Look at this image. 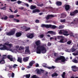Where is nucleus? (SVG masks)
I'll list each match as a JSON object with an SVG mask.
<instances>
[{
  "label": "nucleus",
  "instance_id": "nucleus-9",
  "mask_svg": "<svg viewBox=\"0 0 78 78\" xmlns=\"http://www.w3.org/2000/svg\"><path fill=\"white\" fill-rule=\"evenodd\" d=\"M56 28V26L55 25H52L51 24H49L48 28H52V29H55Z\"/></svg>",
  "mask_w": 78,
  "mask_h": 78
},
{
  "label": "nucleus",
  "instance_id": "nucleus-7",
  "mask_svg": "<svg viewBox=\"0 0 78 78\" xmlns=\"http://www.w3.org/2000/svg\"><path fill=\"white\" fill-rule=\"evenodd\" d=\"M69 33V32L67 31L66 30H63V34L64 36H68L69 35V34H67Z\"/></svg>",
  "mask_w": 78,
  "mask_h": 78
},
{
  "label": "nucleus",
  "instance_id": "nucleus-61",
  "mask_svg": "<svg viewBox=\"0 0 78 78\" xmlns=\"http://www.w3.org/2000/svg\"><path fill=\"white\" fill-rule=\"evenodd\" d=\"M40 71H41V72H42V73H44V70L43 69H40Z\"/></svg>",
  "mask_w": 78,
  "mask_h": 78
},
{
  "label": "nucleus",
  "instance_id": "nucleus-52",
  "mask_svg": "<svg viewBox=\"0 0 78 78\" xmlns=\"http://www.w3.org/2000/svg\"><path fill=\"white\" fill-rule=\"evenodd\" d=\"M9 59L10 61H13V58H12V57L10 58Z\"/></svg>",
  "mask_w": 78,
  "mask_h": 78
},
{
  "label": "nucleus",
  "instance_id": "nucleus-34",
  "mask_svg": "<svg viewBox=\"0 0 78 78\" xmlns=\"http://www.w3.org/2000/svg\"><path fill=\"white\" fill-rule=\"evenodd\" d=\"M42 66H43V67H45V68H47V64L45 63H43L42 65Z\"/></svg>",
  "mask_w": 78,
  "mask_h": 78
},
{
  "label": "nucleus",
  "instance_id": "nucleus-47",
  "mask_svg": "<svg viewBox=\"0 0 78 78\" xmlns=\"http://www.w3.org/2000/svg\"><path fill=\"white\" fill-rule=\"evenodd\" d=\"M30 27H29L25 30L26 31H29V30H30Z\"/></svg>",
  "mask_w": 78,
  "mask_h": 78
},
{
  "label": "nucleus",
  "instance_id": "nucleus-22",
  "mask_svg": "<svg viewBox=\"0 0 78 78\" xmlns=\"http://www.w3.org/2000/svg\"><path fill=\"white\" fill-rule=\"evenodd\" d=\"M22 58H18L17 59L18 62H19L20 63H22Z\"/></svg>",
  "mask_w": 78,
  "mask_h": 78
},
{
  "label": "nucleus",
  "instance_id": "nucleus-26",
  "mask_svg": "<svg viewBox=\"0 0 78 78\" xmlns=\"http://www.w3.org/2000/svg\"><path fill=\"white\" fill-rule=\"evenodd\" d=\"M41 71L39 69H38L37 70V74H38L39 75H41Z\"/></svg>",
  "mask_w": 78,
  "mask_h": 78
},
{
  "label": "nucleus",
  "instance_id": "nucleus-20",
  "mask_svg": "<svg viewBox=\"0 0 78 78\" xmlns=\"http://www.w3.org/2000/svg\"><path fill=\"white\" fill-rule=\"evenodd\" d=\"M72 69H73L72 70L73 72H76V70H74V69H76V66H73L71 67Z\"/></svg>",
  "mask_w": 78,
  "mask_h": 78
},
{
  "label": "nucleus",
  "instance_id": "nucleus-23",
  "mask_svg": "<svg viewBox=\"0 0 78 78\" xmlns=\"http://www.w3.org/2000/svg\"><path fill=\"white\" fill-rule=\"evenodd\" d=\"M58 74L56 73L55 72L53 74H52L51 76L52 77H54V76H58Z\"/></svg>",
  "mask_w": 78,
  "mask_h": 78
},
{
  "label": "nucleus",
  "instance_id": "nucleus-55",
  "mask_svg": "<svg viewBox=\"0 0 78 78\" xmlns=\"http://www.w3.org/2000/svg\"><path fill=\"white\" fill-rule=\"evenodd\" d=\"M11 55H8L7 56V58L9 59H10V58H11Z\"/></svg>",
  "mask_w": 78,
  "mask_h": 78
},
{
  "label": "nucleus",
  "instance_id": "nucleus-25",
  "mask_svg": "<svg viewBox=\"0 0 78 78\" xmlns=\"http://www.w3.org/2000/svg\"><path fill=\"white\" fill-rule=\"evenodd\" d=\"M64 37H63L60 40V42L61 43H64Z\"/></svg>",
  "mask_w": 78,
  "mask_h": 78
},
{
  "label": "nucleus",
  "instance_id": "nucleus-42",
  "mask_svg": "<svg viewBox=\"0 0 78 78\" xmlns=\"http://www.w3.org/2000/svg\"><path fill=\"white\" fill-rule=\"evenodd\" d=\"M71 51L72 52H73L75 51H76V49L74 48H73L71 49Z\"/></svg>",
  "mask_w": 78,
  "mask_h": 78
},
{
  "label": "nucleus",
  "instance_id": "nucleus-33",
  "mask_svg": "<svg viewBox=\"0 0 78 78\" xmlns=\"http://www.w3.org/2000/svg\"><path fill=\"white\" fill-rule=\"evenodd\" d=\"M25 48H24V47H23L22 46H20V48H19V50H23V49H24Z\"/></svg>",
  "mask_w": 78,
  "mask_h": 78
},
{
  "label": "nucleus",
  "instance_id": "nucleus-27",
  "mask_svg": "<svg viewBox=\"0 0 78 78\" xmlns=\"http://www.w3.org/2000/svg\"><path fill=\"white\" fill-rule=\"evenodd\" d=\"M24 76H26V78H30V76H31V75L30 74H27L26 75H25Z\"/></svg>",
  "mask_w": 78,
  "mask_h": 78
},
{
  "label": "nucleus",
  "instance_id": "nucleus-31",
  "mask_svg": "<svg viewBox=\"0 0 78 78\" xmlns=\"http://www.w3.org/2000/svg\"><path fill=\"white\" fill-rule=\"evenodd\" d=\"M72 43V40H69L67 42V44L68 45H70Z\"/></svg>",
  "mask_w": 78,
  "mask_h": 78
},
{
  "label": "nucleus",
  "instance_id": "nucleus-21",
  "mask_svg": "<svg viewBox=\"0 0 78 78\" xmlns=\"http://www.w3.org/2000/svg\"><path fill=\"white\" fill-rule=\"evenodd\" d=\"M61 18H64V17H66V16H67V15L64 13L61 14Z\"/></svg>",
  "mask_w": 78,
  "mask_h": 78
},
{
  "label": "nucleus",
  "instance_id": "nucleus-2",
  "mask_svg": "<svg viewBox=\"0 0 78 78\" xmlns=\"http://www.w3.org/2000/svg\"><path fill=\"white\" fill-rule=\"evenodd\" d=\"M9 42L8 41L5 43L3 45L2 44H0V47L2 46L3 47L0 48V50H9V49L8 48L6 45L8 46Z\"/></svg>",
  "mask_w": 78,
  "mask_h": 78
},
{
  "label": "nucleus",
  "instance_id": "nucleus-1",
  "mask_svg": "<svg viewBox=\"0 0 78 78\" xmlns=\"http://www.w3.org/2000/svg\"><path fill=\"white\" fill-rule=\"evenodd\" d=\"M35 44L37 46V53L41 54V52L42 53H45L47 51L46 48L44 47V45H41V41L39 40L36 41L35 43Z\"/></svg>",
  "mask_w": 78,
  "mask_h": 78
},
{
  "label": "nucleus",
  "instance_id": "nucleus-10",
  "mask_svg": "<svg viewBox=\"0 0 78 78\" xmlns=\"http://www.w3.org/2000/svg\"><path fill=\"white\" fill-rule=\"evenodd\" d=\"M65 9L66 11H69L70 9L69 5V4H66L65 6Z\"/></svg>",
  "mask_w": 78,
  "mask_h": 78
},
{
  "label": "nucleus",
  "instance_id": "nucleus-41",
  "mask_svg": "<svg viewBox=\"0 0 78 78\" xmlns=\"http://www.w3.org/2000/svg\"><path fill=\"white\" fill-rule=\"evenodd\" d=\"M60 22L61 23H64V22H66V20H60Z\"/></svg>",
  "mask_w": 78,
  "mask_h": 78
},
{
  "label": "nucleus",
  "instance_id": "nucleus-43",
  "mask_svg": "<svg viewBox=\"0 0 78 78\" xmlns=\"http://www.w3.org/2000/svg\"><path fill=\"white\" fill-rule=\"evenodd\" d=\"M64 43H65L66 42H67L68 41L67 39L66 38L65 39H64Z\"/></svg>",
  "mask_w": 78,
  "mask_h": 78
},
{
  "label": "nucleus",
  "instance_id": "nucleus-45",
  "mask_svg": "<svg viewBox=\"0 0 78 78\" xmlns=\"http://www.w3.org/2000/svg\"><path fill=\"white\" fill-rule=\"evenodd\" d=\"M14 75H15L14 74V73H12V74L11 75V76L12 78H14Z\"/></svg>",
  "mask_w": 78,
  "mask_h": 78
},
{
  "label": "nucleus",
  "instance_id": "nucleus-15",
  "mask_svg": "<svg viewBox=\"0 0 78 78\" xmlns=\"http://www.w3.org/2000/svg\"><path fill=\"white\" fill-rule=\"evenodd\" d=\"M22 33L20 32H18L16 34V36L17 37H20V36H21L22 35Z\"/></svg>",
  "mask_w": 78,
  "mask_h": 78
},
{
  "label": "nucleus",
  "instance_id": "nucleus-29",
  "mask_svg": "<svg viewBox=\"0 0 78 78\" xmlns=\"http://www.w3.org/2000/svg\"><path fill=\"white\" fill-rule=\"evenodd\" d=\"M14 21H15V22H20V20H19L17 19H15L14 18L13 19Z\"/></svg>",
  "mask_w": 78,
  "mask_h": 78
},
{
  "label": "nucleus",
  "instance_id": "nucleus-48",
  "mask_svg": "<svg viewBox=\"0 0 78 78\" xmlns=\"http://www.w3.org/2000/svg\"><path fill=\"white\" fill-rule=\"evenodd\" d=\"M8 67L10 69H12V66L9 65Z\"/></svg>",
  "mask_w": 78,
  "mask_h": 78
},
{
  "label": "nucleus",
  "instance_id": "nucleus-11",
  "mask_svg": "<svg viewBox=\"0 0 78 78\" xmlns=\"http://www.w3.org/2000/svg\"><path fill=\"white\" fill-rule=\"evenodd\" d=\"M5 57H2V60L0 61V64H3L5 63L4 59H5Z\"/></svg>",
  "mask_w": 78,
  "mask_h": 78
},
{
  "label": "nucleus",
  "instance_id": "nucleus-19",
  "mask_svg": "<svg viewBox=\"0 0 78 78\" xmlns=\"http://www.w3.org/2000/svg\"><path fill=\"white\" fill-rule=\"evenodd\" d=\"M36 5H31L30 6V9L33 10L34 9H36Z\"/></svg>",
  "mask_w": 78,
  "mask_h": 78
},
{
  "label": "nucleus",
  "instance_id": "nucleus-36",
  "mask_svg": "<svg viewBox=\"0 0 78 78\" xmlns=\"http://www.w3.org/2000/svg\"><path fill=\"white\" fill-rule=\"evenodd\" d=\"M63 36H57V38L58 39H61L62 37H63Z\"/></svg>",
  "mask_w": 78,
  "mask_h": 78
},
{
  "label": "nucleus",
  "instance_id": "nucleus-35",
  "mask_svg": "<svg viewBox=\"0 0 78 78\" xmlns=\"http://www.w3.org/2000/svg\"><path fill=\"white\" fill-rule=\"evenodd\" d=\"M73 62L74 63H78V60L76 59H73Z\"/></svg>",
  "mask_w": 78,
  "mask_h": 78
},
{
  "label": "nucleus",
  "instance_id": "nucleus-56",
  "mask_svg": "<svg viewBox=\"0 0 78 78\" xmlns=\"http://www.w3.org/2000/svg\"><path fill=\"white\" fill-rule=\"evenodd\" d=\"M46 68L48 69H49L50 70L52 69L51 68V67H47Z\"/></svg>",
  "mask_w": 78,
  "mask_h": 78
},
{
  "label": "nucleus",
  "instance_id": "nucleus-32",
  "mask_svg": "<svg viewBox=\"0 0 78 78\" xmlns=\"http://www.w3.org/2000/svg\"><path fill=\"white\" fill-rule=\"evenodd\" d=\"M6 6H5L4 7H3L1 8H0V9H3V10H6Z\"/></svg>",
  "mask_w": 78,
  "mask_h": 78
},
{
  "label": "nucleus",
  "instance_id": "nucleus-24",
  "mask_svg": "<svg viewBox=\"0 0 78 78\" xmlns=\"http://www.w3.org/2000/svg\"><path fill=\"white\" fill-rule=\"evenodd\" d=\"M46 9H48L51 10L53 9V8L51 7V6H49L48 7H45Z\"/></svg>",
  "mask_w": 78,
  "mask_h": 78
},
{
  "label": "nucleus",
  "instance_id": "nucleus-30",
  "mask_svg": "<svg viewBox=\"0 0 78 78\" xmlns=\"http://www.w3.org/2000/svg\"><path fill=\"white\" fill-rule=\"evenodd\" d=\"M66 75V72H64L62 74V76L63 78H65V75Z\"/></svg>",
  "mask_w": 78,
  "mask_h": 78
},
{
  "label": "nucleus",
  "instance_id": "nucleus-38",
  "mask_svg": "<svg viewBox=\"0 0 78 78\" xmlns=\"http://www.w3.org/2000/svg\"><path fill=\"white\" fill-rule=\"evenodd\" d=\"M59 34H63V30H60L59 32Z\"/></svg>",
  "mask_w": 78,
  "mask_h": 78
},
{
  "label": "nucleus",
  "instance_id": "nucleus-53",
  "mask_svg": "<svg viewBox=\"0 0 78 78\" xmlns=\"http://www.w3.org/2000/svg\"><path fill=\"white\" fill-rule=\"evenodd\" d=\"M4 20H7V19H8V16H5L4 18Z\"/></svg>",
  "mask_w": 78,
  "mask_h": 78
},
{
  "label": "nucleus",
  "instance_id": "nucleus-16",
  "mask_svg": "<svg viewBox=\"0 0 78 78\" xmlns=\"http://www.w3.org/2000/svg\"><path fill=\"white\" fill-rule=\"evenodd\" d=\"M56 5L57 6H61L62 5V2L59 1H57L56 2Z\"/></svg>",
  "mask_w": 78,
  "mask_h": 78
},
{
  "label": "nucleus",
  "instance_id": "nucleus-39",
  "mask_svg": "<svg viewBox=\"0 0 78 78\" xmlns=\"http://www.w3.org/2000/svg\"><path fill=\"white\" fill-rule=\"evenodd\" d=\"M73 55L74 56H77V55H78V52L77 51L76 53H73Z\"/></svg>",
  "mask_w": 78,
  "mask_h": 78
},
{
  "label": "nucleus",
  "instance_id": "nucleus-37",
  "mask_svg": "<svg viewBox=\"0 0 78 78\" xmlns=\"http://www.w3.org/2000/svg\"><path fill=\"white\" fill-rule=\"evenodd\" d=\"M39 37H40V38H43L44 37V34H41L40 35H39Z\"/></svg>",
  "mask_w": 78,
  "mask_h": 78
},
{
  "label": "nucleus",
  "instance_id": "nucleus-57",
  "mask_svg": "<svg viewBox=\"0 0 78 78\" xmlns=\"http://www.w3.org/2000/svg\"><path fill=\"white\" fill-rule=\"evenodd\" d=\"M54 56H58V54L57 53H54Z\"/></svg>",
  "mask_w": 78,
  "mask_h": 78
},
{
  "label": "nucleus",
  "instance_id": "nucleus-18",
  "mask_svg": "<svg viewBox=\"0 0 78 78\" xmlns=\"http://www.w3.org/2000/svg\"><path fill=\"white\" fill-rule=\"evenodd\" d=\"M35 63V62L32 61L31 62H30L29 63V65L30 66H33V65Z\"/></svg>",
  "mask_w": 78,
  "mask_h": 78
},
{
  "label": "nucleus",
  "instance_id": "nucleus-28",
  "mask_svg": "<svg viewBox=\"0 0 78 78\" xmlns=\"http://www.w3.org/2000/svg\"><path fill=\"white\" fill-rule=\"evenodd\" d=\"M59 60H60L59 59V57L57 58L56 59H55V62L56 63H58V61Z\"/></svg>",
  "mask_w": 78,
  "mask_h": 78
},
{
  "label": "nucleus",
  "instance_id": "nucleus-58",
  "mask_svg": "<svg viewBox=\"0 0 78 78\" xmlns=\"http://www.w3.org/2000/svg\"><path fill=\"white\" fill-rule=\"evenodd\" d=\"M35 10H36L37 12H40V10H39V9H35Z\"/></svg>",
  "mask_w": 78,
  "mask_h": 78
},
{
  "label": "nucleus",
  "instance_id": "nucleus-4",
  "mask_svg": "<svg viewBox=\"0 0 78 78\" xmlns=\"http://www.w3.org/2000/svg\"><path fill=\"white\" fill-rule=\"evenodd\" d=\"M27 37H28V38L33 39L34 37V34L33 33H28V34L27 35Z\"/></svg>",
  "mask_w": 78,
  "mask_h": 78
},
{
  "label": "nucleus",
  "instance_id": "nucleus-44",
  "mask_svg": "<svg viewBox=\"0 0 78 78\" xmlns=\"http://www.w3.org/2000/svg\"><path fill=\"white\" fill-rule=\"evenodd\" d=\"M14 16L13 15H10L9 16V18H12V19H13V18H14Z\"/></svg>",
  "mask_w": 78,
  "mask_h": 78
},
{
  "label": "nucleus",
  "instance_id": "nucleus-12",
  "mask_svg": "<svg viewBox=\"0 0 78 78\" xmlns=\"http://www.w3.org/2000/svg\"><path fill=\"white\" fill-rule=\"evenodd\" d=\"M41 27H42V28H48L49 25L42 24H41Z\"/></svg>",
  "mask_w": 78,
  "mask_h": 78
},
{
  "label": "nucleus",
  "instance_id": "nucleus-17",
  "mask_svg": "<svg viewBox=\"0 0 78 78\" xmlns=\"http://www.w3.org/2000/svg\"><path fill=\"white\" fill-rule=\"evenodd\" d=\"M15 32H16L15 30H12L10 32L11 36L14 35L15 34Z\"/></svg>",
  "mask_w": 78,
  "mask_h": 78
},
{
  "label": "nucleus",
  "instance_id": "nucleus-6",
  "mask_svg": "<svg viewBox=\"0 0 78 78\" xmlns=\"http://www.w3.org/2000/svg\"><path fill=\"white\" fill-rule=\"evenodd\" d=\"M58 58L60 60H61V62H64L66 61V58H65V57L64 56H60Z\"/></svg>",
  "mask_w": 78,
  "mask_h": 78
},
{
  "label": "nucleus",
  "instance_id": "nucleus-54",
  "mask_svg": "<svg viewBox=\"0 0 78 78\" xmlns=\"http://www.w3.org/2000/svg\"><path fill=\"white\" fill-rule=\"evenodd\" d=\"M19 9H21V10H23V9H24V7H20L19 8Z\"/></svg>",
  "mask_w": 78,
  "mask_h": 78
},
{
  "label": "nucleus",
  "instance_id": "nucleus-62",
  "mask_svg": "<svg viewBox=\"0 0 78 78\" xmlns=\"http://www.w3.org/2000/svg\"><path fill=\"white\" fill-rule=\"evenodd\" d=\"M39 64L38 63L36 64V67H39Z\"/></svg>",
  "mask_w": 78,
  "mask_h": 78
},
{
  "label": "nucleus",
  "instance_id": "nucleus-3",
  "mask_svg": "<svg viewBox=\"0 0 78 78\" xmlns=\"http://www.w3.org/2000/svg\"><path fill=\"white\" fill-rule=\"evenodd\" d=\"M78 11L77 10H76L74 12H70V16H76V14H78Z\"/></svg>",
  "mask_w": 78,
  "mask_h": 78
},
{
  "label": "nucleus",
  "instance_id": "nucleus-50",
  "mask_svg": "<svg viewBox=\"0 0 78 78\" xmlns=\"http://www.w3.org/2000/svg\"><path fill=\"white\" fill-rule=\"evenodd\" d=\"M51 45V43L49 42L48 44V46H50Z\"/></svg>",
  "mask_w": 78,
  "mask_h": 78
},
{
  "label": "nucleus",
  "instance_id": "nucleus-60",
  "mask_svg": "<svg viewBox=\"0 0 78 78\" xmlns=\"http://www.w3.org/2000/svg\"><path fill=\"white\" fill-rule=\"evenodd\" d=\"M8 46H9L10 47H12V44H9Z\"/></svg>",
  "mask_w": 78,
  "mask_h": 78
},
{
  "label": "nucleus",
  "instance_id": "nucleus-51",
  "mask_svg": "<svg viewBox=\"0 0 78 78\" xmlns=\"http://www.w3.org/2000/svg\"><path fill=\"white\" fill-rule=\"evenodd\" d=\"M17 66H18L17 65L15 64L13 66V68H15L16 67H17Z\"/></svg>",
  "mask_w": 78,
  "mask_h": 78
},
{
  "label": "nucleus",
  "instance_id": "nucleus-63",
  "mask_svg": "<svg viewBox=\"0 0 78 78\" xmlns=\"http://www.w3.org/2000/svg\"><path fill=\"white\" fill-rule=\"evenodd\" d=\"M18 12V11H17V10H16L14 12V13H17V12Z\"/></svg>",
  "mask_w": 78,
  "mask_h": 78
},
{
  "label": "nucleus",
  "instance_id": "nucleus-59",
  "mask_svg": "<svg viewBox=\"0 0 78 78\" xmlns=\"http://www.w3.org/2000/svg\"><path fill=\"white\" fill-rule=\"evenodd\" d=\"M33 13H35V12H37L36 9H34V10H33Z\"/></svg>",
  "mask_w": 78,
  "mask_h": 78
},
{
  "label": "nucleus",
  "instance_id": "nucleus-14",
  "mask_svg": "<svg viewBox=\"0 0 78 78\" xmlns=\"http://www.w3.org/2000/svg\"><path fill=\"white\" fill-rule=\"evenodd\" d=\"M29 60V57H24L23 58V61L24 62H27L28 61V60Z\"/></svg>",
  "mask_w": 78,
  "mask_h": 78
},
{
  "label": "nucleus",
  "instance_id": "nucleus-40",
  "mask_svg": "<svg viewBox=\"0 0 78 78\" xmlns=\"http://www.w3.org/2000/svg\"><path fill=\"white\" fill-rule=\"evenodd\" d=\"M6 34L7 35V36H11L10 32H9L6 33Z\"/></svg>",
  "mask_w": 78,
  "mask_h": 78
},
{
  "label": "nucleus",
  "instance_id": "nucleus-64",
  "mask_svg": "<svg viewBox=\"0 0 78 78\" xmlns=\"http://www.w3.org/2000/svg\"><path fill=\"white\" fill-rule=\"evenodd\" d=\"M50 21L49 20H47L46 21V23H50Z\"/></svg>",
  "mask_w": 78,
  "mask_h": 78
},
{
  "label": "nucleus",
  "instance_id": "nucleus-5",
  "mask_svg": "<svg viewBox=\"0 0 78 78\" xmlns=\"http://www.w3.org/2000/svg\"><path fill=\"white\" fill-rule=\"evenodd\" d=\"M25 53L26 54H27V53H29L30 54V49L29 48V46H27L25 47Z\"/></svg>",
  "mask_w": 78,
  "mask_h": 78
},
{
  "label": "nucleus",
  "instance_id": "nucleus-46",
  "mask_svg": "<svg viewBox=\"0 0 78 78\" xmlns=\"http://www.w3.org/2000/svg\"><path fill=\"white\" fill-rule=\"evenodd\" d=\"M17 3L18 4V5H19L20 3H22V1H18L17 2Z\"/></svg>",
  "mask_w": 78,
  "mask_h": 78
},
{
  "label": "nucleus",
  "instance_id": "nucleus-8",
  "mask_svg": "<svg viewBox=\"0 0 78 78\" xmlns=\"http://www.w3.org/2000/svg\"><path fill=\"white\" fill-rule=\"evenodd\" d=\"M54 17V16H53V15L51 14L48 15L46 17V19L47 20H49V19H50V18H51V17Z\"/></svg>",
  "mask_w": 78,
  "mask_h": 78
},
{
  "label": "nucleus",
  "instance_id": "nucleus-13",
  "mask_svg": "<svg viewBox=\"0 0 78 78\" xmlns=\"http://www.w3.org/2000/svg\"><path fill=\"white\" fill-rule=\"evenodd\" d=\"M47 34H54L55 35L56 34V33L52 31H48Z\"/></svg>",
  "mask_w": 78,
  "mask_h": 78
},
{
  "label": "nucleus",
  "instance_id": "nucleus-49",
  "mask_svg": "<svg viewBox=\"0 0 78 78\" xmlns=\"http://www.w3.org/2000/svg\"><path fill=\"white\" fill-rule=\"evenodd\" d=\"M35 22L37 23H39V20H36L35 21Z\"/></svg>",
  "mask_w": 78,
  "mask_h": 78
}]
</instances>
